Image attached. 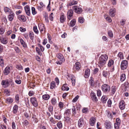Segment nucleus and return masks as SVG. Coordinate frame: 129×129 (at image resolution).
Segmentation results:
<instances>
[{"instance_id": "nucleus-1", "label": "nucleus", "mask_w": 129, "mask_h": 129, "mask_svg": "<svg viewBox=\"0 0 129 129\" xmlns=\"http://www.w3.org/2000/svg\"><path fill=\"white\" fill-rule=\"evenodd\" d=\"M108 58L107 55L106 54L102 55L99 57V66L101 68L106 63Z\"/></svg>"}, {"instance_id": "nucleus-2", "label": "nucleus", "mask_w": 129, "mask_h": 129, "mask_svg": "<svg viewBox=\"0 0 129 129\" xmlns=\"http://www.w3.org/2000/svg\"><path fill=\"white\" fill-rule=\"evenodd\" d=\"M101 87L102 90L105 93L108 92L110 90V87L107 84L103 85Z\"/></svg>"}, {"instance_id": "nucleus-3", "label": "nucleus", "mask_w": 129, "mask_h": 129, "mask_svg": "<svg viewBox=\"0 0 129 129\" xmlns=\"http://www.w3.org/2000/svg\"><path fill=\"white\" fill-rule=\"evenodd\" d=\"M30 102L33 106L35 107L38 106V103L36 98L35 97L30 98Z\"/></svg>"}, {"instance_id": "nucleus-4", "label": "nucleus", "mask_w": 129, "mask_h": 129, "mask_svg": "<svg viewBox=\"0 0 129 129\" xmlns=\"http://www.w3.org/2000/svg\"><path fill=\"white\" fill-rule=\"evenodd\" d=\"M128 66V62L125 60H123L121 63L120 67L122 70L126 69Z\"/></svg>"}, {"instance_id": "nucleus-5", "label": "nucleus", "mask_w": 129, "mask_h": 129, "mask_svg": "<svg viewBox=\"0 0 129 129\" xmlns=\"http://www.w3.org/2000/svg\"><path fill=\"white\" fill-rule=\"evenodd\" d=\"M73 9L75 10L76 13L79 14H81L83 11L81 8L76 6H74L73 7Z\"/></svg>"}, {"instance_id": "nucleus-6", "label": "nucleus", "mask_w": 129, "mask_h": 129, "mask_svg": "<svg viewBox=\"0 0 129 129\" xmlns=\"http://www.w3.org/2000/svg\"><path fill=\"white\" fill-rule=\"evenodd\" d=\"M105 125L106 129H112V125L111 122L108 120H106L105 122Z\"/></svg>"}, {"instance_id": "nucleus-7", "label": "nucleus", "mask_w": 129, "mask_h": 129, "mask_svg": "<svg viewBox=\"0 0 129 129\" xmlns=\"http://www.w3.org/2000/svg\"><path fill=\"white\" fill-rule=\"evenodd\" d=\"M73 12L71 9L69 10L67 13V18L69 20H70L73 18Z\"/></svg>"}, {"instance_id": "nucleus-8", "label": "nucleus", "mask_w": 129, "mask_h": 129, "mask_svg": "<svg viewBox=\"0 0 129 129\" xmlns=\"http://www.w3.org/2000/svg\"><path fill=\"white\" fill-rule=\"evenodd\" d=\"M119 107L120 109L123 110L125 108V103L123 100L121 101L119 103Z\"/></svg>"}, {"instance_id": "nucleus-9", "label": "nucleus", "mask_w": 129, "mask_h": 129, "mask_svg": "<svg viewBox=\"0 0 129 129\" xmlns=\"http://www.w3.org/2000/svg\"><path fill=\"white\" fill-rule=\"evenodd\" d=\"M92 100L94 102H96L98 101V99L96 96L95 94L93 92H91L90 94Z\"/></svg>"}, {"instance_id": "nucleus-10", "label": "nucleus", "mask_w": 129, "mask_h": 129, "mask_svg": "<svg viewBox=\"0 0 129 129\" xmlns=\"http://www.w3.org/2000/svg\"><path fill=\"white\" fill-rule=\"evenodd\" d=\"M25 11L26 14L28 16H30V8L29 6H26L24 7Z\"/></svg>"}, {"instance_id": "nucleus-11", "label": "nucleus", "mask_w": 129, "mask_h": 129, "mask_svg": "<svg viewBox=\"0 0 129 129\" xmlns=\"http://www.w3.org/2000/svg\"><path fill=\"white\" fill-rule=\"evenodd\" d=\"M0 40L2 44H6L8 42V39L7 38H4L3 36L0 37Z\"/></svg>"}, {"instance_id": "nucleus-12", "label": "nucleus", "mask_w": 129, "mask_h": 129, "mask_svg": "<svg viewBox=\"0 0 129 129\" xmlns=\"http://www.w3.org/2000/svg\"><path fill=\"white\" fill-rule=\"evenodd\" d=\"M114 61L112 59H110L109 61L107 64L108 67L113 68L112 71H113L114 70Z\"/></svg>"}, {"instance_id": "nucleus-13", "label": "nucleus", "mask_w": 129, "mask_h": 129, "mask_svg": "<svg viewBox=\"0 0 129 129\" xmlns=\"http://www.w3.org/2000/svg\"><path fill=\"white\" fill-rule=\"evenodd\" d=\"M116 10L114 8L111 9L109 11V15L111 17H114L115 15Z\"/></svg>"}, {"instance_id": "nucleus-14", "label": "nucleus", "mask_w": 129, "mask_h": 129, "mask_svg": "<svg viewBox=\"0 0 129 129\" xmlns=\"http://www.w3.org/2000/svg\"><path fill=\"white\" fill-rule=\"evenodd\" d=\"M9 14L8 16V19L10 21H12L14 18L15 14L13 12H11V13Z\"/></svg>"}, {"instance_id": "nucleus-15", "label": "nucleus", "mask_w": 129, "mask_h": 129, "mask_svg": "<svg viewBox=\"0 0 129 129\" xmlns=\"http://www.w3.org/2000/svg\"><path fill=\"white\" fill-rule=\"evenodd\" d=\"M96 120V118L95 117H92L90 120V123L91 125L93 126L95 123Z\"/></svg>"}, {"instance_id": "nucleus-16", "label": "nucleus", "mask_w": 129, "mask_h": 129, "mask_svg": "<svg viewBox=\"0 0 129 129\" xmlns=\"http://www.w3.org/2000/svg\"><path fill=\"white\" fill-rule=\"evenodd\" d=\"M10 68L9 67H7L4 71V74L5 75H7L9 74L10 72Z\"/></svg>"}, {"instance_id": "nucleus-17", "label": "nucleus", "mask_w": 129, "mask_h": 129, "mask_svg": "<svg viewBox=\"0 0 129 129\" xmlns=\"http://www.w3.org/2000/svg\"><path fill=\"white\" fill-rule=\"evenodd\" d=\"M13 99L11 97H9L6 98L5 100V102L8 104H10L13 102Z\"/></svg>"}, {"instance_id": "nucleus-18", "label": "nucleus", "mask_w": 129, "mask_h": 129, "mask_svg": "<svg viewBox=\"0 0 129 129\" xmlns=\"http://www.w3.org/2000/svg\"><path fill=\"white\" fill-rule=\"evenodd\" d=\"M18 19L21 21L25 22L26 20V18L25 16L24 15H20L18 16Z\"/></svg>"}, {"instance_id": "nucleus-19", "label": "nucleus", "mask_w": 129, "mask_h": 129, "mask_svg": "<svg viewBox=\"0 0 129 129\" xmlns=\"http://www.w3.org/2000/svg\"><path fill=\"white\" fill-rule=\"evenodd\" d=\"M66 17L64 14L62 13L61 14L60 16V20L61 23H63L65 20Z\"/></svg>"}, {"instance_id": "nucleus-20", "label": "nucleus", "mask_w": 129, "mask_h": 129, "mask_svg": "<svg viewBox=\"0 0 129 129\" xmlns=\"http://www.w3.org/2000/svg\"><path fill=\"white\" fill-rule=\"evenodd\" d=\"M84 124L83 119L81 118L78 121V125L79 127H81Z\"/></svg>"}, {"instance_id": "nucleus-21", "label": "nucleus", "mask_w": 129, "mask_h": 129, "mask_svg": "<svg viewBox=\"0 0 129 129\" xmlns=\"http://www.w3.org/2000/svg\"><path fill=\"white\" fill-rule=\"evenodd\" d=\"M129 87V83L128 82H126L124 83L122 85V87L124 89L125 91Z\"/></svg>"}, {"instance_id": "nucleus-22", "label": "nucleus", "mask_w": 129, "mask_h": 129, "mask_svg": "<svg viewBox=\"0 0 129 129\" xmlns=\"http://www.w3.org/2000/svg\"><path fill=\"white\" fill-rule=\"evenodd\" d=\"M56 56L60 61H64L65 59L62 55L61 53H58L57 54Z\"/></svg>"}, {"instance_id": "nucleus-23", "label": "nucleus", "mask_w": 129, "mask_h": 129, "mask_svg": "<svg viewBox=\"0 0 129 129\" xmlns=\"http://www.w3.org/2000/svg\"><path fill=\"white\" fill-rule=\"evenodd\" d=\"M2 85H5V87H6L9 85V82L8 80H3L1 83Z\"/></svg>"}, {"instance_id": "nucleus-24", "label": "nucleus", "mask_w": 129, "mask_h": 129, "mask_svg": "<svg viewBox=\"0 0 129 129\" xmlns=\"http://www.w3.org/2000/svg\"><path fill=\"white\" fill-rule=\"evenodd\" d=\"M38 26L40 31L41 32L45 30V28L44 27V24L41 23H40L38 25Z\"/></svg>"}, {"instance_id": "nucleus-25", "label": "nucleus", "mask_w": 129, "mask_h": 129, "mask_svg": "<svg viewBox=\"0 0 129 129\" xmlns=\"http://www.w3.org/2000/svg\"><path fill=\"white\" fill-rule=\"evenodd\" d=\"M90 70L88 69H87L85 71V77L86 78H88L90 75Z\"/></svg>"}, {"instance_id": "nucleus-26", "label": "nucleus", "mask_w": 129, "mask_h": 129, "mask_svg": "<svg viewBox=\"0 0 129 129\" xmlns=\"http://www.w3.org/2000/svg\"><path fill=\"white\" fill-rule=\"evenodd\" d=\"M4 10L5 12L7 14H10L11 12H13L11 10L7 7H4Z\"/></svg>"}, {"instance_id": "nucleus-27", "label": "nucleus", "mask_w": 129, "mask_h": 129, "mask_svg": "<svg viewBox=\"0 0 129 129\" xmlns=\"http://www.w3.org/2000/svg\"><path fill=\"white\" fill-rule=\"evenodd\" d=\"M51 103L53 105H55L57 103V100L55 98H53L51 99Z\"/></svg>"}, {"instance_id": "nucleus-28", "label": "nucleus", "mask_w": 129, "mask_h": 129, "mask_svg": "<svg viewBox=\"0 0 129 129\" xmlns=\"http://www.w3.org/2000/svg\"><path fill=\"white\" fill-rule=\"evenodd\" d=\"M18 110V106L17 105H15L13 108V114H16Z\"/></svg>"}, {"instance_id": "nucleus-29", "label": "nucleus", "mask_w": 129, "mask_h": 129, "mask_svg": "<svg viewBox=\"0 0 129 129\" xmlns=\"http://www.w3.org/2000/svg\"><path fill=\"white\" fill-rule=\"evenodd\" d=\"M20 41L23 47L24 48H26L27 47V45L24 40L22 39H20Z\"/></svg>"}, {"instance_id": "nucleus-30", "label": "nucleus", "mask_w": 129, "mask_h": 129, "mask_svg": "<svg viewBox=\"0 0 129 129\" xmlns=\"http://www.w3.org/2000/svg\"><path fill=\"white\" fill-rule=\"evenodd\" d=\"M61 89L63 91H68L69 89V88L67 87V84H65L63 85Z\"/></svg>"}, {"instance_id": "nucleus-31", "label": "nucleus", "mask_w": 129, "mask_h": 129, "mask_svg": "<svg viewBox=\"0 0 129 129\" xmlns=\"http://www.w3.org/2000/svg\"><path fill=\"white\" fill-rule=\"evenodd\" d=\"M50 96L48 94H45L42 96L43 99L46 100H48L50 98Z\"/></svg>"}, {"instance_id": "nucleus-32", "label": "nucleus", "mask_w": 129, "mask_h": 129, "mask_svg": "<svg viewBox=\"0 0 129 129\" xmlns=\"http://www.w3.org/2000/svg\"><path fill=\"white\" fill-rule=\"evenodd\" d=\"M28 121L26 119H24L22 122V124L24 127L27 126L29 124Z\"/></svg>"}, {"instance_id": "nucleus-33", "label": "nucleus", "mask_w": 129, "mask_h": 129, "mask_svg": "<svg viewBox=\"0 0 129 129\" xmlns=\"http://www.w3.org/2000/svg\"><path fill=\"white\" fill-rule=\"evenodd\" d=\"M125 75L124 74H122L120 76V81L122 82L124 81L125 79Z\"/></svg>"}, {"instance_id": "nucleus-34", "label": "nucleus", "mask_w": 129, "mask_h": 129, "mask_svg": "<svg viewBox=\"0 0 129 129\" xmlns=\"http://www.w3.org/2000/svg\"><path fill=\"white\" fill-rule=\"evenodd\" d=\"M76 22V21L75 19H73L70 22V26L71 27L74 26Z\"/></svg>"}, {"instance_id": "nucleus-35", "label": "nucleus", "mask_w": 129, "mask_h": 129, "mask_svg": "<svg viewBox=\"0 0 129 129\" xmlns=\"http://www.w3.org/2000/svg\"><path fill=\"white\" fill-rule=\"evenodd\" d=\"M74 68L77 70H79L80 69L79 63L77 62H76L74 66Z\"/></svg>"}, {"instance_id": "nucleus-36", "label": "nucleus", "mask_w": 129, "mask_h": 129, "mask_svg": "<svg viewBox=\"0 0 129 129\" xmlns=\"http://www.w3.org/2000/svg\"><path fill=\"white\" fill-rule=\"evenodd\" d=\"M116 89L117 88L116 86H112L111 88V93L114 94L115 92Z\"/></svg>"}, {"instance_id": "nucleus-37", "label": "nucleus", "mask_w": 129, "mask_h": 129, "mask_svg": "<svg viewBox=\"0 0 129 129\" xmlns=\"http://www.w3.org/2000/svg\"><path fill=\"white\" fill-rule=\"evenodd\" d=\"M71 113L70 110L67 109L64 113V116H69L71 114Z\"/></svg>"}, {"instance_id": "nucleus-38", "label": "nucleus", "mask_w": 129, "mask_h": 129, "mask_svg": "<svg viewBox=\"0 0 129 129\" xmlns=\"http://www.w3.org/2000/svg\"><path fill=\"white\" fill-rule=\"evenodd\" d=\"M107 99V98L105 96H103L101 99V101L104 103H105Z\"/></svg>"}, {"instance_id": "nucleus-39", "label": "nucleus", "mask_w": 129, "mask_h": 129, "mask_svg": "<svg viewBox=\"0 0 129 129\" xmlns=\"http://www.w3.org/2000/svg\"><path fill=\"white\" fill-rule=\"evenodd\" d=\"M71 79L72 80V82L73 85H75V77L73 75H72L71 76Z\"/></svg>"}, {"instance_id": "nucleus-40", "label": "nucleus", "mask_w": 129, "mask_h": 129, "mask_svg": "<svg viewBox=\"0 0 129 129\" xmlns=\"http://www.w3.org/2000/svg\"><path fill=\"white\" fill-rule=\"evenodd\" d=\"M29 36L30 38V39L32 40H33L34 37V33L32 32H29Z\"/></svg>"}, {"instance_id": "nucleus-41", "label": "nucleus", "mask_w": 129, "mask_h": 129, "mask_svg": "<svg viewBox=\"0 0 129 129\" xmlns=\"http://www.w3.org/2000/svg\"><path fill=\"white\" fill-rule=\"evenodd\" d=\"M19 95L18 94H17L15 95V100L17 103H19Z\"/></svg>"}, {"instance_id": "nucleus-42", "label": "nucleus", "mask_w": 129, "mask_h": 129, "mask_svg": "<svg viewBox=\"0 0 129 129\" xmlns=\"http://www.w3.org/2000/svg\"><path fill=\"white\" fill-rule=\"evenodd\" d=\"M0 65L3 67L4 65V60L2 57L0 56Z\"/></svg>"}, {"instance_id": "nucleus-43", "label": "nucleus", "mask_w": 129, "mask_h": 129, "mask_svg": "<svg viewBox=\"0 0 129 129\" xmlns=\"http://www.w3.org/2000/svg\"><path fill=\"white\" fill-rule=\"evenodd\" d=\"M82 111L83 113L86 114L88 112L89 110L87 108H83Z\"/></svg>"}, {"instance_id": "nucleus-44", "label": "nucleus", "mask_w": 129, "mask_h": 129, "mask_svg": "<svg viewBox=\"0 0 129 129\" xmlns=\"http://www.w3.org/2000/svg\"><path fill=\"white\" fill-rule=\"evenodd\" d=\"M5 31V30L3 27L0 26V35H2L3 34Z\"/></svg>"}, {"instance_id": "nucleus-45", "label": "nucleus", "mask_w": 129, "mask_h": 129, "mask_svg": "<svg viewBox=\"0 0 129 129\" xmlns=\"http://www.w3.org/2000/svg\"><path fill=\"white\" fill-rule=\"evenodd\" d=\"M64 118L65 121L68 122H70L71 118L69 117V116H64Z\"/></svg>"}, {"instance_id": "nucleus-46", "label": "nucleus", "mask_w": 129, "mask_h": 129, "mask_svg": "<svg viewBox=\"0 0 129 129\" xmlns=\"http://www.w3.org/2000/svg\"><path fill=\"white\" fill-rule=\"evenodd\" d=\"M77 1H71L69 4V5L70 6H72L75 5L77 4Z\"/></svg>"}, {"instance_id": "nucleus-47", "label": "nucleus", "mask_w": 129, "mask_h": 129, "mask_svg": "<svg viewBox=\"0 0 129 129\" xmlns=\"http://www.w3.org/2000/svg\"><path fill=\"white\" fill-rule=\"evenodd\" d=\"M36 52L38 54L40 55H42V53L41 52L40 49L38 47H36Z\"/></svg>"}, {"instance_id": "nucleus-48", "label": "nucleus", "mask_w": 129, "mask_h": 129, "mask_svg": "<svg viewBox=\"0 0 129 129\" xmlns=\"http://www.w3.org/2000/svg\"><path fill=\"white\" fill-rule=\"evenodd\" d=\"M31 11L32 14L33 15H35L37 13V12L36 11L34 7H31Z\"/></svg>"}, {"instance_id": "nucleus-49", "label": "nucleus", "mask_w": 129, "mask_h": 129, "mask_svg": "<svg viewBox=\"0 0 129 129\" xmlns=\"http://www.w3.org/2000/svg\"><path fill=\"white\" fill-rule=\"evenodd\" d=\"M117 56L120 58V59H123L124 58L123 55V54L121 52H119Z\"/></svg>"}, {"instance_id": "nucleus-50", "label": "nucleus", "mask_w": 129, "mask_h": 129, "mask_svg": "<svg viewBox=\"0 0 129 129\" xmlns=\"http://www.w3.org/2000/svg\"><path fill=\"white\" fill-rule=\"evenodd\" d=\"M4 92L5 94L7 96H9L10 95V91L7 89L5 90Z\"/></svg>"}, {"instance_id": "nucleus-51", "label": "nucleus", "mask_w": 129, "mask_h": 129, "mask_svg": "<svg viewBox=\"0 0 129 129\" xmlns=\"http://www.w3.org/2000/svg\"><path fill=\"white\" fill-rule=\"evenodd\" d=\"M64 105V103L61 102H60L58 104V106L60 109H62L63 108Z\"/></svg>"}, {"instance_id": "nucleus-52", "label": "nucleus", "mask_w": 129, "mask_h": 129, "mask_svg": "<svg viewBox=\"0 0 129 129\" xmlns=\"http://www.w3.org/2000/svg\"><path fill=\"white\" fill-rule=\"evenodd\" d=\"M108 34L109 36L111 38L113 37V34L112 31L109 30L108 32Z\"/></svg>"}, {"instance_id": "nucleus-53", "label": "nucleus", "mask_w": 129, "mask_h": 129, "mask_svg": "<svg viewBox=\"0 0 129 129\" xmlns=\"http://www.w3.org/2000/svg\"><path fill=\"white\" fill-rule=\"evenodd\" d=\"M84 18L82 17H79L78 18V21L80 23H83L84 21Z\"/></svg>"}, {"instance_id": "nucleus-54", "label": "nucleus", "mask_w": 129, "mask_h": 129, "mask_svg": "<svg viewBox=\"0 0 129 129\" xmlns=\"http://www.w3.org/2000/svg\"><path fill=\"white\" fill-rule=\"evenodd\" d=\"M102 75L103 76L106 77L108 75V72L106 71H103V72Z\"/></svg>"}, {"instance_id": "nucleus-55", "label": "nucleus", "mask_w": 129, "mask_h": 129, "mask_svg": "<svg viewBox=\"0 0 129 129\" xmlns=\"http://www.w3.org/2000/svg\"><path fill=\"white\" fill-rule=\"evenodd\" d=\"M55 86V83L54 82H52L51 83L50 85V88L52 89H53Z\"/></svg>"}, {"instance_id": "nucleus-56", "label": "nucleus", "mask_w": 129, "mask_h": 129, "mask_svg": "<svg viewBox=\"0 0 129 129\" xmlns=\"http://www.w3.org/2000/svg\"><path fill=\"white\" fill-rule=\"evenodd\" d=\"M120 124L115 123L114 124V127L115 129H119Z\"/></svg>"}, {"instance_id": "nucleus-57", "label": "nucleus", "mask_w": 129, "mask_h": 129, "mask_svg": "<svg viewBox=\"0 0 129 129\" xmlns=\"http://www.w3.org/2000/svg\"><path fill=\"white\" fill-rule=\"evenodd\" d=\"M33 30L34 31L36 34H38L39 33V31L37 29V26H35L33 28Z\"/></svg>"}, {"instance_id": "nucleus-58", "label": "nucleus", "mask_w": 129, "mask_h": 129, "mask_svg": "<svg viewBox=\"0 0 129 129\" xmlns=\"http://www.w3.org/2000/svg\"><path fill=\"white\" fill-rule=\"evenodd\" d=\"M53 13H51L49 16V19L51 21H52L53 19Z\"/></svg>"}, {"instance_id": "nucleus-59", "label": "nucleus", "mask_w": 129, "mask_h": 129, "mask_svg": "<svg viewBox=\"0 0 129 129\" xmlns=\"http://www.w3.org/2000/svg\"><path fill=\"white\" fill-rule=\"evenodd\" d=\"M112 101L111 100L109 99L107 102L108 106L109 107H111V106Z\"/></svg>"}, {"instance_id": "nucleus-60", "label": "nucleus", "mask_w": 129, "mask_h": 129, "mask_svg": "<svg viewBox=\"0 0 129 129\" xmlns=\"http://www.w3.org/2000/svg\"><path fill=\"white\" fill-rule=\"evenodd\" d=\"M79 98V96L78 95H77L72 100V102L75 103L77 101Z\"/></svg>"}, {"instance_id": "nucleus-61", "label": "nucleus", "mask_w": 129, "mask_h": 129, "mask_svg": "<svg viewBox=\"0 0 129 129\" xmlns=\"http://www.w3.org/2000/svg\"><path fill=\"white\" fill-rule=\"evenodd\" d=\"M49 111L51 113V114H53V107L52 106H50L48 108Z\"/></svg>"}, {"instance_id": "nucleus-62", "label": "nucleus", "mask_w": 129, "mask_h": 129, "mask_svg": "<svg viewBox=\"0 0 129 129\" xmlns=\"http://www.w3.org/2000/svg\"><path fill=\"white\" fill-rule=\"evenodd\" d=\"M44 8L43 7H42L40 6H37V9L40 11H42L43 9V8Z\"/></svg>"}, {"instance_id": "nucleus-63", "label": "nucleus", "mask_w": 129, "mask_h": 129, "mask_svg": "<svg viewBox=\"0 0 129 129\" xmlns=\"http://www.w3.org/2000/svg\"><path fill=\"white\" fill-rule=\"evenodd\" d=\"M57 126L59 128H60L62 127V124L61 122H58L57 123Z\"/></svg>"}, {"instance_id": "nucleus-64", "label": "nucleus", "mask_w": 129, "mask_h": 129, "mask_svg": "<svg viewBox=\"0 0 129 129\" xmlns=\"http://www.w3.org/2000/svg\"><path fill=\"white\" fill-rule=\"evenodd\" d=\"M24 116L26 118H29V116L28 114L26 112H24Z\"/></svg>"}]
</instances>
